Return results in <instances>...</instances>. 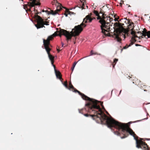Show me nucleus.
<instances>
[{"label":"nucleus","instance_id":"nucleus-1","mask_svg":"<svg viewBox=\"0 0 150 150\" xmlns=\"http://www.w3.org/2000/svg\"><path fill=\"white\" fill-rule=\"evenodd\" d=\"M84 100L88 101L85 105L86 107V110L89 112L94 114L93 115L84 114V115L85 116L87 117H91L93 119L95 120L98 121V122H100L101 123H106L109 127H114L119 130H121L122 134L123 135V136H121V134L118 131L114 132V133L118 136H120L122 138L127 137L128 135V133L133 136L136 141H144L145 139H144L139 138L130 128L129 124L120 122L115 121L112 118L108 117L103 112L100 107V105L103 107V102L90 98L89 99Z\"/></svg>","mask_w":150,"mask_h":150},{"label":"nucleus","instance_id":"nucleus-2","mask_svg":"<svg viewBox=\"0 0 150 150\" xmlns=\"http://www.w3.org/2000/svg\"><path fill=\"white\" fill-rule=\"evenodd\" d=\"M91 14L90 15H87L83 20V22L80 25L75 26L74 28L72 29V31L69 33L66 30L60 29L59 30L55 32L52 35L49 36L46 40L43 39V43L45 49L48 54V57L51 61V64L54 67L55 66L54 64V57L52 55L50 51L51 49L49 47V45L50 44V41L52 40L54 37L58 35L61 37L62 35H64L67 38V40H68L71 39L72 36L75 37L79 35L80 33L82 31L83 28L86 26L85 23H91L92 21L95 19V18L91 17Z\"/></svg>","mask_w":150,"mask_h":150},{"label":"nucleus","instance_id":"nucleus-3","mask_svg":"<svg viewBox=\"0 0 150 150\" xmlns=\"http://www.w3.org/2000/svg\"><path fill=\"white\" fill-rule=\"evenodd\" d=\"M124 25V24L119 22H116L114 24V35L117 41L119 42H121L122 40L121 38L119 37L122 33H123L127 36H128V30L123 28V25Z\"/></svg>","mask_w":150,"mask_h":150},{"label":"nucleus","instance_id":"nucleus-4","mask_svg":"<svg viewBox=\"0 0 150 150\" xmlns=\"http://www.w3.org/2000/svg\"><path fill=\"white\" fill-rule=\"evenodd\" d=\"M105 20L102 19L99 20V22L100 23L101 25L100 26L101 29L102 30V32L105 35L108 36V32H110V27L109 25H109V22H105Z\"/></svg>","mask_w":150,"mask_h":150},{"label":"nucleus","instance_id":"nucleus-5","mask_svg":"<svg viewBox=\"0 0 150 150\" xmlns=\"http://www.w3.org/2000/svg\"><path fill=\"white\" fill-rule=\"evenodd\" d=\"M37 16L38 17V21H37V23L35 24V25L37 29L42 28L43 27H45L44 25H49V22L46 21L47 19L45 21L39 16Z\"/></svg>","mask_w":150,"mask_h":150},{"label":"nucleus","instance_id":"nucleus-6","mask_svg":"<svg viewBox=\"0 0 150 150\" xmlns=\"http://www.w3.org/2000/svg\"><path fill=\"white\" fill-rule=\"evenodd\" d=\"M68 89L70 90L72 89L71 91H72L74 92L75 93H78L79 95L81 96L82 98L83 99H90V98L86 96L84 94L82 93L75 88L72 85L71 81L69 82V86Z\"/></svg>","mask_w":150,"mask_h":150},{"label":"nucleus","instance_id":"nucleus-7","mask_svg":"<svg viewBox=\"0 0 150 150\" xmlns=\"http://www.w3.org/2000/svg\"><path fill=\"white\" fill-rule=\"evenodd\" d=\"M136 147L138 148H142L144 149V150H150V149L148 146L144 141H136Z\"/></svg>","mask_w":150,"mask_h":150},{"label":"nucleus","instance_id":"nucleus-8","mask_svg":"<svg viewBox=\"0 0 150 150\" xmlns=\"http://www.w3.org/2000/svg\"><path fill=\"white\" fill-rule=\"evenodd\" d=\"M32 1L31 3H28V6L25 5V8H27L28 9L30 10V7H34L35 6H40L41 3L39 2L40 0H30Z\"/></svg>","mask_w":150,"mask_h":150},{"label":"nucleus","instance_id":"nucleus-9","mask_svg":"<svg viewBox=\"0 0 150 150\" xmlns=\"http://www.w3.org/2000/svg\"><path fill=\"white\" fill-rule=\"evenodd\" d=\"M54 68L57 77L62 82L63 79L62 78V75L61 73L59 71H57L56 69L55 66H54Z\"/></svg>","mask_w":150,"mask_h":150},{"label":"nucleus","instance_id":"nucleus-10","mask_svg":"<svg viewBox=\"0 0 150 150\" xmlns=\"http://www.w3.org/2000/svg\"><path fill=\"white\" fill-rule=\"evenodd\" d=\"M60 6H58L57 7V9L54 11H53L51 10V12L50 11V14H52L53 15H55L57 13L58 11H60L62 9Z\"/></svg>","mask_w":150,"mask_h":150},{"label":"nucleus","instance_id":"nucleus-11","mask_svg":"<svg viewBox=\"0 0 150 150\" xmlns=\"http://www.w3.org/2000/svg\"><path fill=\"white\" fill-rule=\"evenodd\" d=\"M146 31V30L145 29ZM137 33H140L141 35H142L141 36H139V39H141V38H143L144 37H145L146 38H147V37L146 38V36H147V33L146 31V32H143L142 33L140 32H137Z\"/></svg>","mask_w":150,"mask_h":150},{"label":"nucleus","instance_id":"nucleus-12","mask_svg":"<svg viewBox=\"0 0 150 150\" xmlns=\"http://www.w3.org/2000/svg\"><path fill=\"white\" fill-rule=\"evenodd\" d=\"M100 13H102V17H101V19H100V20L102 19H103L105 20V22H109L108 21V17L107 16H106V17H105L106 15H105L104 13H103V12L101 11H100Z\"/></svg>","mask_w":150,"mask_h":150},{"label":"nucleus","instance_id":"nucleus-13","mask_svg":"<svg viewBox=\"0 0 150 150\" xmlns=\"http://www.w3.org/2000/svg\"><path fill=\"white\" fill-rule=\"evenodd\" d=\"M133 83L138 86L141 83V81L137 78L135 77L133 80Z\"/></svg>","mask_w":150,"mask_h":150},{"label":"nucleus","instance_id":"nucleus-14","mask_svg":"<svg viewBox=\"0 0 150 150\" xmlns=\"http://www.w3.org/2000/svg\"><path fill=\"white\" fill-rule=\"evenodd\" d=\"M130 21V20H128V21L127 22L128 24H129L128 25L129 27H128V28L129 30H131L130 28H132V27L133 28H134V23L133 22H131Z\"/></svg>","mask_w":150,"mask_h":150},{"label":"nucleus","instance_id":"nucleus-15","mask_svg":"<svg viewBox=\"0 0 150 150\" xmlns=\"http://www.w3.org/2000/svg\"><path fill=\"white\" fill-rule=\"evenodd\" d=\"M138 86L140 88L143 89L144 91H146L147 90L145 89L147 86L144 83H142L141 82V83Z\"/></svg>","mask_w":150,"mask_h":150},{"label":"nucleus","instance_id":"nucleus-16","mask_svg":"<svg viewBox=\"0 0 150 150\" xmlns=\"http://www.w3.org/2000/svg\"><path fill=\"white\" fill-rule=\"evenodd\" d=\"M136 41V40L134 38V37H132L131 40H130V43L129 45V46H130L131 45L134 44V43Z\"/></svg>","mask_w":150,"mask_h":150},{"label":"nucleus","instance_id":"nucleus-17","mask_svg":"<svg viewBox=\"0 0 150 150\" xmlns=\"http://www.w3.org/2000/svg\"><path fill=\"white\" fill-rule=\"evenodd\" d=\"M93 13L96 15V16H98L97 18V19L100 20V19H101V16L99 15V13L98 11L96 10H94L93 11Z\"/></svg>","mask_w":150,"mask_h":150},{"label":"nucleus","instance_id":"nucleus-18","mask_svg":"<svg viewBox=\"0 0 150 150\" xmlns=\"http://www.w3.org/2000/svg\"><path fill=\"white\" fill-rule=\"evenodd\" d=\"M41 13V12H38V11L37 12H35V15H34V17L36 18L37 20V21H38V17H37V16H38V14H40Z\"/></svg>","mask_w":150,"mask_h":150},{"label":"nucleus","instance_id":"nucleus-19","mask_svg":"<svg viewBox=\"0 0 150 150\" xmlns=\"http://www.w3.org/2000/svg\"><path fill=\"white\" fill-rule=\"evenodd\" d=\"M30 1H31V2H30V3H31V2H32V1H31L30 0ZM29 3V2H28V4H25V5H24V9H25L26 10V11H30L31 8L33 7H30V10H29V9H28V8H26L24 7L25 6V5L28 6V3Z\"/></svg>","mask_w":150,"mask_h":150},{"label":"nucleus","instance_id":"nucleus-20","mask_svg":"<svg viewBox=\"0 0 150 150\" xmlns=\"http://www.w3.org/2000/svg\"><path fill=\"white\" fill-rule=\"evenodd\" d=\"M118 59H115L114 60L113 63L112 65L113 66V67L114 68L115 67V65L116 64L117 62L118 61Z\"/></svg>","mask_w":150,"mask_h":150},{"label":"nucleus","instance_id":"nucleus-21","mask_svg":"<svg viewBox=\"0 0 150 150\" xmlns=\"http://www.w3.org/2000/svg\"><path fill=\"white\" fill-rule=\"evenodd\" d=\"M63 84L65 87L67 88H68V86L67 84V81H65L64 83H63V82H62Z\"/></svg>","mask_w":150,"mask_h":150},{"label":"nucleus","instance_id":"nucleus-22","mask_svg":"<svg viewBox=\"0 0 150 150\" xmlns=\"http://www.w3.org/2000/svg\"><path fill=\"white\" fill-rule=\"evenodd\" d=\"M91 55H96V54H99V55H100V54H98L97 52H94L93 50H91V51L90 52Z\"/></svg>","mask_w":150,"mask_h":150},{"label":"nucleus","instance_id":"nucleus-23","mask_svg":"<svg viewBox=\"0 0 150 150\" xmlns=\"http://www.w3.org/2000/svg\"><path fill=\"white\" fill-rule=\"evenodd\" d=\"M132 31L131 32V34H132L133 36L136 33V32L133 31V28L132 27V28L131 29V30Z\"/></svg>","mask_w":150,"mask_h":150},{"label":"nucleus","instance_id":"nucleus-24","mask_svg":"<svg viewBox=\"0 0 150 150\" xmlns=\"http://www.w3.org/2000/svg\"><path fill=\"white\" fill-rule=\"evenodd\" d=\"M66 12L68 13V14H73V13H74L72 12H71V11H70L69 9H67L66 10Z\"/></svg>","mask_w":150,"mask_h":150},{"label":"nucleus","instance_id":"nucleus-25","mask_svg":"<svg viewBox=\"0 0 150 150\" xmlns=\"http://www.w3.org/2000/svg\"><path fill=\"white\" fill-rule=\"evenodd\" d=\"M147 38H150V31H146Z\"/></svg>","mask_w":150,"mask_h":150},{"label":"nucleus","instance_id":"nucleus-26","mask_svg":"<svg viewBox=\"0 0 150 150\" xmlns=\"http://www.w3.org/2000/svg\"><path fill=\"white\" fill-rule=\"evenodd\" d=\"M81 4H82V9H84L85 7V2H81Z\"/></svg>","mask_w":150,"mask_h":150},{"label":"nucleus","instance_id":"nucleus-27","mask_svg":"<svg viewBox=\"0 0 150 150\" xmlns=\"http://www.w3.org/2000/svg\"><path fill=\"white\" fill-rule=\"evenodd\" d=\"M52 5H54L55 3H57L58 1L57 0H53V1L52 2Z\"/></svg>","mask_w":150,"mask_h":150},{"label":"nucleus","instance_id":"nucleus-28","mask_svg":"<svg viewBox=\"0 0 150 150\" xmlns=\"http://www.w3.org/2000/svg\"><path fill=\"white\" fill-rule=\"evenodd\" d=\"M77 7H79L80 8H82V4L80 3L77 5Z\"/></svg>","mask_w":150,"mask_h":150},{"label":"nucleus","instance_id":"nucleus-29","mask_svg":"<svg viewBox=\"0 0 150 150\" xmlns=\"http://www.w3.org/2000/svg\"><path fill=\"white\" fill-rule=\"evenodd\" d=\"M108 18H109V23L113 19L112 18H111L110 16H108Z\"/></svg>","mask_w":150,"mask_h":150},{"label":"nucleus","instance_id":"nucleus-30","mask_svg":"<svg viewBox=\"0 0 150 150\" xmlns=\"http://www.w3.org/2000/svg\"><path fill=\"white\" fill-rule=\"evenodd\" d=\"M77 62H75L73 64V65L72 67H75L76 64H77Z\"/></svg>","mask_w":150,"mask_h":150},{"label":"nucleus","instance_id":"nucleus-31","mask_svg":"<svg viewBox=\"0 0 150 150\" xmlns=\"http://www.w3.org/2000/svg\"><path fill=\"white\" fill-rule=\"evenodd\" d=\"M83 110V109H81V110L79 109V112L80 113H81V114H82L83 112H82V111Z\"/></svg>","mask_w":150,"mask_h":150},{"label":"nucleus","instance_id":"nucleus-32","mask_svg":"<svg viewBox=\"0 0 150 150\" xmlns=\"http://www.w3.org/2000/svg\"><path fill=\"white\" fill-rule=\"evenodd\" d=\"M129 47V45H127L126 46H125L123 48H124V49H125L127 48H128V47Z\"/></svg>","mask_w":150,"mask_h":150},{"label":"nucleus","instance_id":"nucleus-33","mask_svg":"<svg viewBox=\"0 0 150 150\" xmlns=\"http://www.w3.org/2000/svg\"><path fill=\"white\" fill-rule=\"evenodd\" d=\"M45 12L47 14H50V11H49L47 10H46V11H45Z\"/></svg>","mask_w":150,"mask_h":150},{"label":"nucleus","instance_id":"nucleus-34","mask_svg":"<svg viewBox=\"0 0 150 150\" xmlns=\"http://www.w3.org/2000/svg\"><path fill=\"white\" fill-rule=\"evenodd\" d=\"M132 36L133 37H134V38H139V37H138L137 35H135V34L133 36Z\"/></svg>","mask_w":150,"mask_h":150},{"label":"nucleus","instance_id":"nucleus-35","mask_svg":"<svg viewBox=\"0 0 150 150\" xmlns=\"http://www.w3.org/2000/svg\"><path fill=\"white\" fill-rule=\"evenodd\" d=\"M57 50L58 51V52H59L61 50H60V49H58V48H57Z\"/></svg>","mask_w":150,"mask_h":150},{"label":"nucleus","instance_id":"nucleus-36","mask_svg":"<svg viewBox=\"0 0 150 150\" xmlns=\"http://www.w3.org/2000/svg\"><path fill=\"white\" fill-rule=\"evenodd\" d=\"M34 12H37L38 11L37 10H36L35 8H34Z\"/></svg>","mask_w":150,"mask_h":150},{"label":"nucleus","instance_id":"nucleus-37","mask_svg":"<svg viewBox=\"0 0 150 150\" xmlns=\"http://www.w3.org/2000/svg\"><path fill=\"white\" fill-rule=\"evenodd\" d=\"M74 68V67H73L71 68V69L72 70V71H73Z\"/></svg>","mask_w":150,"mask_h":150},{"label":"nucleus","instance_id":"nucleus-38","mask_svg":"<svg viewBox=\"0 0 150 150\" xmlns=\"http://www.w3.org/2000/svg\"><path fill=\"white\" fill-rule=\"evenodd\" d=\"M74 68V67H73L71 68V69L72 70V71H73Z\"/></svg>","mask_w":150,"mask_h":150},{"label":"nucleus","instance_id":"nucleus-39","mask_svg":"<svg viewBox=\"0 0 150 150\" xmlns=\"http://www.w3.org/2000/svg\"><path fill=\"white\" fill-rule=\"evenodd\" d=\"M68 14V13L67 14L66 13H65L64 14H65V16L67 17V16Z\"/></svg>","mask_w":150,"mask_h":150},{"label":"nucleus","instance_id":"nucleus-40","mask_svg":"<svg viewBox=\"0 0 150 150\" xmlns=\"http://www.w3.org/2000/svg\"><path fill=\"white\" fill-rule=\"evenodd\" d=\"M85 0H80V2L82 3L83 2V1H84Z\"/></svg>","mask_w":150,"mask_h":150},{"label":"nucleus","instance_id":"nucleus-41","mask_svg":"<svg viewBox=\"0 0 150 150\" xmlns=\"http://www.w3.org/2000/svg\"><path fill=\"white\" fill-rule=\"evenodd\" d=\"M145 139L149 141L150 140V139Z\"/></svg>","mask_w":150,"mask_h":150},{"label":"nucleus","instance_id":"nucleus-42","mask_svg":"<svg viewBox=\"0 0 150 150\" xmlns=\"http://www.w3.org/2000/svg\"><path fill=\"white\" fill-rule=\"evenodd\" d=\"M118 18H115V21H118Z\"/></svg>","mask_w":150,"mask_h":150},{"label":"nucleus","instance_id":"nucleus-43","mask_svg":"<svg viewBox=\"0 0 150 150\" xmlns=\"http://www.w3.org/2000/svg\"><path fill=\"white\" fill-rule=\"evenodd\" d=\"M121 91H122V90H121L120 91V93H119V94L118 95V96L121 93Z\"/></svg>","mask_w":150,"mask_h":150},{"label":"nucleus","instance_id":"nucleus-44","mask_svg":"<svg viewBox=\"0 0 150 150\" xmlns=\"http://www.w3.org/2000/svg\"><path fill=\"white\" fill-rule=\"evenodd\" d=\"M62 47L63 46V45H64V44L62 42Z\"/></svg>","mask_w":150,"mask_h":150},{"label":"nucleus","instance_id":"nucleus-45","mask_svg":"<svg viewBox=\"0 0 150 150\" xmlns=\"http://www.w3.org/2000/svg\"><path fill=\"white\" fill-rule=\"evenodd\" d=\"M45 11H44V10H42V12H45Z\"/></svg>","mask_w":150,"mask_h":150},{"label":"nucleus","instance_id":"nucleus-46","mask_svg":"<svg viewBox=\"0 0 150 150\" xmlns=\"http://www.w3.org/2000/svg\"><path fill=\"white\" fill-rule=\"evenodd\" d=\"M135 45H136V46H138V44H136Z\"/></svg>","mask_w":150,"mask_h":150},{"label":"nucleus","instance_id":"nucleus-47","mask_svg":"<svg viewBox=\"0 0 150 150\" xmlns=\"http://www.w3.org/2000/svg\"><path fill=\"white\" fill-rule=\"evenodd\" d=\"M120 5H121V6H122V3H120Z\"/></svg>","mask_w":150,"mask_h":150},{"label":"nucleus","instance_id":"nucleus-48","mask_svg":"<svg viewBox=\"0 0 150 150\" xmlns=\"http://www.w3.org/2000/svg\"><path fill=\"white\" fill-rule=\"evenodd\" d=\"M124 38H125V35H124Z\"/></svg>","mask_w":150,"mask_h":150},{"label":"nucleus","instance_id":"nucleus-49","mask_svg":"<svg viewBox=\"0 0 150 150\" xmlns=\"http://www.w3.org/2000/svg\"><path fill=\"white\" fill-rule=\"evenodd\" d=\"M107 25V24H106ZM109 25V26H110V25L109 24V25Z\"/></svg>","mask_w":150,"mask_h":150},{"label":"nucleus","instance_id":"nucleus-50","mask_svg":"<svg viewBox=\"0 0 150 150\" xmlns=\"http://www.w3.org/2000/svg\"><path fill=\"white\" fill-rule=\"evenodd\" d=\"M131 7V6H130V5H129L128 6V7Z\"/></svg>","mask_w":150,"mask_h":150},{"label":"nucleus","instance_id":"nucleus-51","mask_svg":"<svg viewBox=\"0 0 150 150\" xmlns=\"http://www.w3.org/2000/svg\"><path fill=\"white\" fill-rule=\"evenodd\" d=\"M109 18H108V22H109Z\"/></svg>","mask_w":150,"mask_h":150},{"label":"nucleus","instance_id":"nucleus-52","mask_svg":"<svg viewBox=\"0 0 150 150\" xmlns=\"http://www.w3.org/2000/svg\"><path fill=\"white\" fill-rule=\"evenodd\" d=\"M75 7H74V9H75Z\"/></svg>","mask_w":150,"mask_h":150},{"label":"nucleus","instance_id":"nucleus-53","mask_svg":"<svg viewBox=\"0 0 150 150\" xmlns=\"http://www.w3.org/2000/svg\"><path fill=\"white\" fill-rule=\"evenodd\" d=\"M149 18H150V16L149 17Z\"/></svg>","mask_w":150,"mask_h":150}]
</instances>
